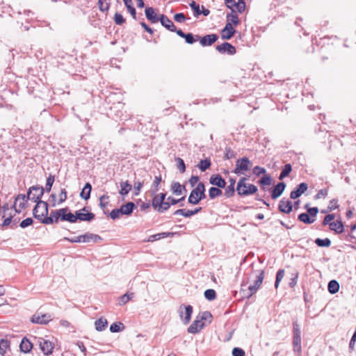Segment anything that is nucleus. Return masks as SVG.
<instances>
[{
    "label": "nucleus",
    "mask_w": 356,
    "mask_h": 356,
    "mask_svg": "<svg viewBox=\"0 0 356 356\" xmlns=\"http://www.w3.org/2000/svg\"><path fill=\"white\" fill-rule=\"evenodd\" d=\"M301 337H300V329L299 325L296 323H293V346L294 352L299 354L301 350Z\"/></svg>",
    "instance_id": "7"
},
{
    "label": "nucleus",
    "mask_w": 356,
    "mask_h": 356,
    "mask_svg": "<svg viewBox=\"0 0 356 356\" xmlns=\"http://www.w3.org/2000/svg\"><path fill=\"white\" fill-rule=\"evenodd\" d=\"M266 170L264 168L259 167V166H255L253 168V174L256 176H259L261 174H265Z\"/></svg>",
    "instance_id": "61"
},
{
    "label": "nucleus",
    "mask_w": 356,
    "mask_h": 356,
    "mask_svg": "<svg viewBox=\"0 0 356 356\" xmlns=\"http://www.w3.org/2000/svg\"><path fill=\"white\" fill-rule=\"evenodd\" d=\"M264 278V271H261L259 275L257 277V280L254 281L253 284H251L248 286V291H250L249 294L248 295V297L252 296L253 294H254L260 286L261 285L263 280Z\"/></svg>",
    "instance_id": "11"
},
{
    "label": "nucleus",
    "mask_w": 356,
    "mask_h": 356,
    "mask_svg": "<svg viewBox=\"0 0 356 356\" xmlns=\"http://www.w3.org/2000/svg\"><path fill=\"white\" fill-rule=\"evenodd\" d=\"M174 19L178 23H183L185 22L186 17L183 13H177L174 15Z\"/></svg>",
    "instance_id": "58"
},
{
    "label": "nucleus",
    "mask_w": 356,
    "mask_h": 356,
    "mask_svg": "<svg viewBox=\"0 0 356 356\" xmlns=\"http://www.w3.org/2000/svg\"><path fill=\"white\" fill-rule=\"evenodd\" d=\"M38 343L40 350L44 355H48L52 353L54 345L51 341L44 339L42 338H40L38 340Z\"/></svg>",
    "instance_id": "13"
},
{
    "label": "nucleus",
    "mask_w": 356,
    "mask_h": 356,
    "mask_svg": "<svg viewBox=\"0 0 356 356\" xmlns=\"http://www.w3.org/2000/svg\"><path fill=\"white\" fill-rule=\"evenodd\" d=\"M67 208H63L58 210H54L51 212V216L54 218V221L57 222L58 219L60 218L62 220V216L63 212H67Z\"/></svg>",
    "instance_id": "37"
},
{
    "label": "nucleus",
    "mask_w": 356,
    "mask_h": 356,
    "mask_svg": "<svg viewBox=\"0 0 356 356\" xmlns=\"http://www.w3.org/2000/svg\"><path fill=\"white\" fill-rule=\"evenodd\" d=\"M298 219L300 221L305 222V223H311L312 222L311 219H310L309 216H308V214L305 213L300 214L298 216Z\"/></svg>",
    "instance_id": "59"
},
{
    "label": "nucleus",
    "mask_w": 356,
    "mask_h": 356,
    "mask_svg": "<svg viewBox=\"0 0 356 356\" xmlns=\"http://www.w3.org/2000/svg\"><path fill=\"white\" fill-rule=\"evenodd\" d=\"M261 186H270L271 184V177L269 175L264 176L259 181Z\"/></svg>",
    "instance_id": "53"
},
{
    "label": "nucleus",
    "mask_w": 356,
    "mask_h": 356,
    "mask_svg": "<svg viewBox=\"0 0 356 356\" xmlns=\"http://www.w3.org/2000/svg\"><path fill=\"white\" fill-rule=\"evenodd\" d=\"M314 243L319 247H329L331 245V241L328 238L324 239L316 238Z\"/></svg>",
    "instance_id": "42"
},
{
    "label": "nucleus",
    "mask_w": 356,
    "mask_h": 356,
    "mask_svg": "<svg viewBox=\"0 0 356 356\" xmlns=\"http://www.w3.org/2000/svg\"><path fill=\"white\" fill-rule=\"evenodd\" d=\"M198 316H199V320H201L202 322L203 320H208L212 317L211 313L209 312H202Z\"/></svg>",
    "instance_id": "63"
},
{
    "label": "nucleus",
    "mask_w": 356,
    "mask_h": 356,
    "mask_svg": "<svg viewBox=\"0 0 356 356\" xmlns=\"http://www.w3.org/2000/svg\"><path fill=\"white\" fill-rule=\"evenodd\" d=\"M76 220H80L81 221L90 222L95 218V214L88 212L86 207L83 209L76 211Z\"/></svg>",
    "instance_id": "12"
},
{
    "label": "nucleus",
    "mask_w": 356,
    "mask_h": 356,
    "mask_svg": "<svg viewBox=\"0 0 356 356\" xmlns=\"http://www.w3.org/2000/svg\"><path fill=\"white\" fill-rule=\"evenodd\" d=\"M62 220L68 221L70 222L74 223L76 222V213L73 214L72 213L63 212L62 216Z\"/></svg>",
    "instance_id": "39"
},
{
    "label": "nucleus",
    "mask_w": 356,
    "mask_h": 356,
    "mask_svg": "<svg viewBox=\"0 0 356 356\" xmlns=\"http://www.w3.org/2000/svg\"><path fill=\"white\" fill-rule=\"evenodd\" d=\"M206 197L205 187L202 182H199L197 185L191 191L188 197V202L191 204H197L202 200Z\"/></svg>",
    "instance_id": "2"
},
{
    "label": "nucleus",
    "mask_w": 356,
    "mask_h": 356,
    "mask_svg": "<svg viewBox=\"0 0 356 356\" xmlns=\"http://www.w3.org/2000/svg\"><path fill=\"white\" fill-rule=\"evenodd\" d=\"M67 191L65 188H62L60 191V193L59 195V202L58 204H61L67 200Z\"/></svg>",
    "instance_id": "60"
},
{
    "label": "nucleus",
    "mask_w": 356,
    "mask_h": 356,
    "mask_svg": "<svg viewBox=\"0 0 356 356\" xmlns=\"http://www.w3.org/2000/svg\"><path fill=\"white\" fill-rule=\"evenodd\" d=\"M218 40V35L216 34L207 35L200 39V44L202 46H210L213 44Z\"/></svg>",
    "instance_id": "21"
},
{
    "label": "nucleus",
    "mask_w": 356,
    "mask_h": 356,
    "mask_svg": "<svg viewBox=\"0 0 356 356\" xmlns=\"http://www.w3.org/2000/svg\"><path fill=\"white\" fill-rule=\"evenodd\" d=\"M227 18V24H229L233 26V25L236 26L239 24V19L238 15L236 14V12H231L227 14L226 16Z\"/></svg>",
    "instance_id": "29"
},
{
    "label": "nucleus",
    "mask_w": 356,
    "mask_h": 356,
    "mask_svg": "<svg viewBox=\"0 0 356 356\" xmlns=\"http://www.w3.org/2000/svg\"><path fill=\"white\" fill-rule=\"evenodd\" d=\"M114 20L116 24L121 25L124 23V19L120 13H116L114 16Z\"/></svg>",
    "instance_id": "56"
},
{
    "label": "nucleus",
    "mask_w": 356,
    "mask_h": 356,
    "mask_svg": "<svg viewBox=\"0 0 356 356\" xmlns=\"http://www.w3.org/2000/svg\"><path fill=\"white\" fill-rule=\"evenodd\" d=\"M54 182V176L50 175L47 179V183H46V186H45V189H46L47 192H50Z\"/></svg>",
    "instance_id": "52"
},
{
    "label": "nucleus",
    "mask_w": 356,
    "mask_h": 356,
    "mask_svg": "<svg viewBox=\"0 0 356 356\" xmlns=\"http://www.w3.org/2000/svg\"><path fill=\"white\" fill-rule=\"evenodd\" d=\"M145 16L147 19L152 23H157L160 19V16L155 12V10L152 7L145 8Z\"/></svg>",
    "instance_id": "19"
},
{
    "label": "nucleus",
    "mask_w": 356,
    "mask_h": 356,
    "mask_svg": "<svg viewBox=\"0 0 356 356\" xmlns=\"http://www.w3.org/2000/svg\"><path fill=\"white\" fill-rule=\"evenodd\" d=\"M284 276V270L283 269L279 270L276 275V280L275 282V287L278 288L279 284Z\"/></svg>",
    "instance_id": "48"
},
{
    "label": "nucleus",
    "mask_w": 356,
    "mask_h": 356,
    "mask_svg": "<svg viewBox=\"0 0 356 356\" xmlns=\"http://www.w3.org/2000/svg\"><path fill=\"white\" fill-rule=\"evenodd\" d=\"M135 207V204L129 202L127 203L126 204L122 205L120 207V212L122 213L123 215H130L134 210V208Z\"/></svg>",
    "instance_id": "30"
},
{
    "label": "nucleus",
    "mask_w": 356,
    "mask_h": 356,
    "mask_svg": "<svg viewBox=\"0 0 356 356\" xmlns=\"http://www.w3.org/2000/svg\"><path fill=\"white\" fill-rule=\"evenodd\" d=\"M161 181V176H156L152 183V193L155 194L159 190V186Z\"/></svg>",
    "instance_id": "46"
},
{
    "label": "nucleus",
    "mask_w": 356,
    "mask_h": 356,
    "mask_svg": "<svg viewBox=\"0 0 356 356\" xmlns=\"http://www.w3.org/2000/svg\"><path fill=\"white\" fill-rule=\"evenodd\" d=\"M234 192H235V189H234V187H233V186H227L226 188H225V195L227 197H231L234 195Z\"/></svg>",
    "instance_id": "54"
},
{
    "label": "nucleus",
    "mask_w": 356,
    "mask_h": 356,
    "mask_svg": "<svg viewBox=\"0 0 356 356\" xmlns=\"http://www.w3.org/2000/svg\"><path fill=\"white\" fill-rule=\"evenodd\" d=\"M235 33V29L229 24H226L224 29L221 31V38L223 40H229Z\"/></svg>",
    "instance_id": "18"
},
{
    "label": "nucleus",
    "mask_w": 356,
    "mask_h": 356,
    "mask_svg": "<svg viewBox=\"0 0 356 356\" xmlns=\"http://www.w3.org/2000/svg\"><path fill=\"white\" fill-rule=\"evenodd\" d=\"M124 328V325L122 323H114L110 326V331L111 332H121Z\"/></svg>",
    "instance_id": "45"
},
{
    "label": "nucleus",
    "mask_w": 356,
    "mask_h": 356,
    "mask_svg": "<svg viewBox=\"0 0 356 356\" xmlns=\"http://www.w3.org/2000/svg\"><path fill=\"white\" fill-rule=\"evenodd\" d=\"M29 199L24 194H19L15 200L13 208L15 213H19L23 209L26 208V203Z\"/></svg>",
    "instance_id": "8"
},
{
    "label": "nucleus",
    "mask_w": 356,
    "mask_h": 356,
    "mask_svg": "<svg viewBox=\"0 0 356 356\" xmlns=\"http://www.w3.org/2000/svg\"><path fill=\"white\" fill-rule=\"evenodd\" d=\"M189 6L193 10L195 16L197 17L201 14V10H200V6L198 4H197L195 1H192L189 3Z\"/></svg>",
    "instance_id": "51"
},
{
    "label": "nucleus",
    "mask_w": 356,
    "mask_h": 356,
    "mask_svg": "<svg viewBox=\"0 0 356 356\" xmlns=\"http://www.w3.org/2000/svg\"><path fill=\"white\" fill-rule=\"evenodd\" d=\"M286 185L284 182H280L277 184L275 188H273L271 194V197L273 199L275 200L279 197L284 191Z\"/></svg>",
    "instance_id": "26"
},
{
    "label": "nucleus",
    "mask_w": 356,
    "mask_h": 356,
    "mask_svg": "<svg viewBox=\"0 0 356 356\" xmlns=\"http://www.w3.org/2000/svg\"><path fill=\"white\" fill-rule=\"evenodd\" d=\"M180 318L184 324H187L191 321V315L193 313V307L191 305L183 306L181 305L179 309Z\"/></svg>",
    "instance_id": "10"
},
{
    "label": "nucleus",
    "mask_w": 356,
    "mask_h": 356,
    "mask_svg": "<svg viewBox=\"0 0 356 356\" xmlns=\"http://www.w3.org/2000/svg\"><path fill=\"white\" fill-rule=\"evenodd\" d=\"M108 199L109 197L107 195H103L99 197V206L105 214L106 213L105 209L108 204Z\"/></svg>",
    "instance_id": "40"
},
{
    "label": "nucleus",
    "mask_w": 356,
    "mask_h": 356,
    "mask_svg": "<svg viewBox=\"0 0 356 356\" xmlns=\"http://www.w3.org/2000/svg\"><path fill=\"white\" fill-rule=\"evenodd\" d=\"M291 170L292 168L291 164H286L280 175L279 179H283L284 177L289 175Z\"/></svg>",
    "instance_id": "43"
},
{
    "label": "nucleus",
    "mask_w": 356,
    "mask_h": 356,
    "mask_svg": "<svg viewBox=\"0 0 356 356\" xmlns=\"http://www.w3.org/2000/svg\"><path fill=\"white\" fill-rule=\"evenodd\" d=\"M91 190L92 186L90 184L86 183L80 194L81 197L84 200H88L90 196Z\"/></svg>",
    "instance_id": "35"
},
{
    "label": "nucleus",
    "mask_w": 356,
    "mask_h": 356,
    "mask_svg": "<svg viewBox=\"0 0 356 356\" xmlns=\"http://www.w3.org/2000/svg\"><path fill=\"white\" fill-rule=\"evenodd\" d=\"M327 195V189L323 188L320 190L315 195V199L325 198Z\"/></svg>",
    "instance_id": "57"
},
{
    "label": "nucleus",
    "mask_w": 356,
    "mask_h": 356,
    "mask_svg": "<svg viewBox=\"0 0 356 356\" xmlns=\"http://www.w3.org/2000/svg\"><path fill=\"white\" fill-rule=\"evenodd\" d=\"M211 166V161L209 159H204V160H202L200 163L198 164V168L202 170V171H205L206 170H207L208 168H209Z\"/></svg>",
    "instance_id": "47"
},
{
    "label": "nucleus",
    "mask_w": 356,
    "mask_h": 356,
    "mask_svg": "<svg viewBox=\"0 0 356 356\" xmlns=\"http://www.w3.org/2000/svg\"><path fill=\"white\" fill-rule=\"evenodd\" d=\"M174 215H181L186 218H188L192 216V213L191 212V210H186L183 209H177L174 212Z\"/></svg>",
    "instance_id": "49"
},
{
    "label": "nucleus",
    "mask_w": 356,
    "mask_h": 356,
    "mask_svg": "<svg viewBox=\"0 0 356 356\" xmlns=\"http://www.w3.org/2000/svg\"><path fill=\"white\" fill-rule=\"evenodd\" d=\"M120 194L122 195H127L131 190V185L127 181L120 183Z\"/></svg>",
    "instance_id": "38"
},
{
    "label": "nucleus",
    "mask_w": 356,
    "mask_h": 356,
    "mask_svg": "<svg viewBox=\"0 0 356 356\" xmlns=\"http://www.w3.org/2000/svg\"><path fill=\"white\" fill-rule=\"evenodd\" d=\"M33 223V219L31 218H27L25 220H22L20 223V227L22 228H25Z\"/></svg>",
    "instance_id": "62"
},
{
    "label": "nucleus",
    "mask_w": 356,
    "mask_h": 356,
    "mask_svg": "<svg viewBox=\"0 0 356 356\" xmlns=\"http://www.w3.org/2000/svg\"><path fill=\"white\" fill-rule=\"evenodd\" d=\"M307 188H308V186L306 183H301L300 184H299L298 186V188L296 190H294L291 192V194H290L291 198L295 200V199L299 197L302 193H304L307 191Z\"/></svg>",
    "instance_id": "20"
},
{
    "label": "nucleus",
    "mask_w": 356,
    "mask_h": 356,
    "mask_svg": "<svg viewBox=\"0 0 356 356\" xmlns=\"http://www.w3.org/2000/svg\"><path fill=\"white\" fill-rule=\"evenodd\" d=\"M233 356H244L245 351L239 348H234L232 350Z\"/></svg>",
    "instance_id": "64"
},
{
    "label": "nucleus",
    "mask_w": 356,
    "mask_h": 356,
    "mask_svg": "<svg viewBox=\"0 0 356 356\" xmlns=\"http://www.w3.org/2000/svg\"><path fill=\"white\" fill-rule=\"evenodd\" d=\"M204 296L208 300H213L216 298V293L213 289H207L204 291Z\"/></svg>",
    "instance_id": "50"
},
{
    "label": "nucleus",
    "mask_w": 356,
    "mask_h": 356,
    "mask_svg": "<svg viewBox=\"0 0 356 356\" xmlns=\"http://www.w3.org/2000/svg\"><path fill=\"white\" fill-rule=\"evenodd\" d=\"M210 184L218 188H225L226 182L220 175H213L209 179Z\"/></svg>",
    "instance_id": "23"
},
{
    "label": "nucleus",
    "mask_w": 356,
    "mask_h": 356,
    "mask_svg": "<svg viewBox=\"0 0 356 356\" xmlns=\"http://www.w3.org/2000/svg\"><path fill=\"white\" fill-rule=\"evenodd\" d=\"M216 50L220 54L227 53L229 55L236 54L235 47L228 42H224L216 47Z\"/></svg>",
    "instance_id": "15"
},
{
    "label": "nucleus",
    "mask_w": 356,
    "mask_h": 356,
    "mask_svg": "<svg viewBox=\"0 0 356 356\" xmlns=\"http://www.w3.org/2000/svg\"><path fill=\"white\" fill-rule=\"evenodd\" d=\"M162 26L165 27L168 30L170 31H175L176 26L174 25L173 22L165 15H160V19Z\"/></svg>",
    "instance_id": "22"
},
{
    "label": "nucleus",
    "mask_w": 356,
    "mask_h": 356,
    "mask_svg": "<svg viewBox=\"0 0 356 356\" xmlns=\"http://www.w3.org/2000/svg\"><path fill=\"white\" fill-rule=\"evenodd\" d=\"M165 194L161 193L152 199V207L159 212L162 213L170 208L169 202H165Z\"/></svg>",
    "instance_id": "3"
},
{
    "label": "nucleus",
    "mask_w": 356,
    "mask_h": 356,
    "mask_svg": "<svg viewBox=\"0 0 356 356\" xmlns=\"http://www.w3.org/2000/svg\"><path fill=\"white\" fill-rule=\"evenodd\" d=\"M328 291L334 294L337 293L339 290V284L337 281L333 280L329 282L327 285Z\"/></svg>",
    "instance_id": "34"
},
{
    "label": "nucleus",
    "mask_w": 356,
    "mask_h": 356,
    "mask_svg": "<svg viewBox=\"0 0 356 356\" xmlns=\"http://www.w3.org/2000/svg\"><path fill=\"white\" fill-rule=\"evenodd\" d=\"M19 348L22 352L28 353L32 350L33 343L26 337H24L20 343Z\"/></svg>",
    "instance_id": "27"
},
{
    "label": "nucleus",
    "mask_w": 356,
    "mask_h": 356,
    "mask_svg": "<svg viewBox=\"0 0 356 356\" xmlns=\"http://www.w3.org/2000/svg\"><path fill=\"white\" fill-rule=\"evenodd\" d=\"M222 193V191L216 187H211L209 191V195L211 199H214L216 197L220 196Z\"/></svg>",
    "instance_id": "41"
},
{
    "label": "nucleus",
    "mask_w": 356,
    "mask_h": 356,
    "mask_svg": "<svg viewBox=\"0 0 356 356\" xmlns=\"http://www.w3.org/2000/svg\"><path fill=\"white\" fill-rule=\"evenodd\" d=\"M99 236L97 235L87 233L83 235H81L79 236H76L70 240L71 242L73 243H88L90 241H96L97 238H99Z\"/></svg>",
    "instance_id": "14"
},
{
    "label": "nucleus",
    "mask_w": 356,
    "mask_h": 356,
    "mask_svg": "<svg viewBox=\"0 0 356 356\" xmlns=\"http://www.w3.org/2000/svg\"><path fill=\"white\" fill-rule=\"evenodd\" d=\"M50 321H51V315L48 314H35L31 317V322L33 323H38L41 325L47 324Z\"/></svg>",
    "instance_id": "16"
},
{
    "label": "nucleus",
    "mask_w": 356,
    "mask_h": 356,
    "mask_svg": "<svg viewBox=\"0 0 356 356\" xmlns=\"http://www.w3.org/2000/svg\"><path fill=\"white\" fill-rule=\"evenodd\" d=\"M134 293H127L122 295L119 298L118 305L120 306L125 305L127 302H128L130 300H131L134 298Z\"/></svg>",
    "instance_id": "36"
},
{
    "label": "nucleus",
    "mask_w": 356,
    "mask_h": 356,
    "mask_svg": "<svg viewBox=\"0 0 356 356\" xmlns=\"http://www.w3.org/2000/svg\"><path fill=\"white\" fill-rule=\"evenodd\" d=\"M98 6L101 11H106L110 6V0H99Z\"/></svg>",
    "instance_id": "44"
},
{
    "label": "nucleus",
    "mask_w": 356,
    "mask_h": 356,
    "mask_svg": "<svg viewBox=\"0 0 356 356\" xmlns=\"http://www.w3.org/2000/svg\"><path fill=\"white\" fill-rule=\"evenodd\" d=\"M171 191L174 195H181L186 192L185 186L180 184L179 182H173L171 185Z\"/></svg>",
    "instance_id": "28"
},
{
    "label": "nucleus",
    "mask_w": 356,
    "mask_h": 356,
    "mask_svg": "<svg viewBox=\"0 0 356 356\" xmlns=\"http://www.w3.org/2000/svg\"><path fill=\"white\" fill-rule=\"evenodd\" d=\"M225 4L232 12L242 13L245 8V3L243 0H225Z\"/></svg>",
    "instance_id": "9"
},
{
    "label": "nucleus",
    "mask_w": 356,
    "mask_h": 356,
    "mask_svg": "<svg viewBox=\"0 0 356 356\" xmlns=\"http://www.w3.org/2000/svg\"><path fill=\"white\" fill-rule=\"evenodd\" d=\"M122 214V213L120 212V208L118 209H113L110 213V216L113 220H115L117 218H119Z\"/></svg>",
    "instance_id": "55"
},
{
    "label": "nucleus",
    "mask_w": 356,
    "mask_h": 356,
    "mask_svg": "<svg viewBox=\"0 0 356 356\" xmlns=\"http://www.w3.org/2000/svg\"><path fill=\"white\" fill-rule=\"evenodd\" d=\"M107 320L103 317L99 318L95 322V329L99 332L104 330L107 327Z\"/></svg>",
    "instance_id": "31"
},
{
    "label": "nucleus",
    "mask_w": 356,
    "mask_h": 356,
    "mask_svg": "<svg viewBox=\"0 0 356 356\" xmlns=\"http://www.w3.org/2000/svg\"><path fill=\"white\" fill-rule=\"evenodd\" d=\"M279 209L284 213H289L292 211V202L289 200H282L279 204Z\"/></svg>",
    "instance_id": "25"
},
{
    "label": "nucleus",
    "mask_w": 356,
    "mask_h": 356,
    "mask_svg": "<svg viewBox=\"0 0 356 356\" xmlns=\"http://www.w3.org/2000/svg\"><path fill=\"white\" fill-rule=\"evenodd\" d=\"M245 177H242L237 183L236 192L240 196H248L254 194L257 191V187L254 184L246 183Z\"/></svg>",
    "instance_id": "1"
},
{
    "label": "nucleus",
    "mask_w": 356,
    "mask_h": 356,
    "mask_svg": "<svg viewBox=\"0 0 356 356\" xmlns=\"http://www.w3.org/2000/svg\"><path fill=\"white\" fill-rule=\"evenodd\" d=\"M330 228L337 234H341L343 232V225L342 222L339 220L330 222Z\"/></svg>",
    "instance_id": "32"
},
{
    "label": "nucleus",
    "mask_w": 356,
    "mask_h": 356,
    "mask_svg": "<svg viewBox=\"0 0 356 356\" xmlns=\"http://www.w3.org/2000/svg\"><path fill=\"white\" fill-rule=\"evenodd\" d=\"M10 349V341L7 339L0 340V355L3 356Z\"/></svg>",
    "instance_id": "33"
},
{
    "label": "nucleus",
    "mask_w": 356,
    "mask_h": 356,
    "mask_svg": "<svg viewBox=\"0 0 356 356\" xmlns=\"http://www.w3.org/2000/svg\"><path fill=\"white\" fill-rule=\"evenodd\" d=\"M204 327V323L199 320V316H197L196 319L188 327V332L191 334L198 333Z\"/></svg>",
    "instance_id": "17"
},
{
    "label": "nucleus",
    "mask_w": 356,
    "mask_h": 356,
    "mask_svg": "<svg viewBox=\"0 0 356 356\" xmlns=\"http://www.w3.org/2000/svg\"><path fill=\"white\" fill-rule=\"evenodd\" d=\"M33 213L35 218L42 219L48 213V204L42 200L37 202Z\"/></svg>",
    "instance_id": "6"
},
{
    "label": "nucleus",
    "mask_w": 356,
    "mask_h": 356,
    "mask_svg": "<svg viewBox=\"0 0 356 356\" xmlns=\"http://www.w3.org/2000/svg\"><path fill=\"white\" fill-rule=\"evenodd\" d=\"M2 209H3V218H5V219L2 223V226H8V225H10V223L13 222V220H12L13 216L10 213H7L10 211L8 204L3 205Z\"/></svg>",
    "instance_id": "24"
},
{
    "label": "nucleus",
    "mask_w": 356,
    "mask_h": 356,
    "mask_svg": "<svg viewBox=\"0 0 356 356\" xmlns=\"http://www.w3.org/2000/svg\"><path fill=\"white\" fill-rule=\"evenodd\" d=\"M252 163L247 157L238 159L236 161V167L234 172L236 175H244L245 172L250 170Z\"/></svg>",
    "instance_id": "4"
},
{
    "label": "nucleus",
    "mask_w": 356,
    "mask_h": 356,
    "mask_svg": "<svg viewBox=\"0 0 356 356\" xmlns=\"http://www.w3.org/2000/svg\"><path fill=\"white\" fill-rule=\"evenodd\" d=\"M44 194V188L42 186H33L29 188L27 193V199L34 202L41 201V197Z\"/></svg>",
    "instance_id": "5"
}]
</instances>
